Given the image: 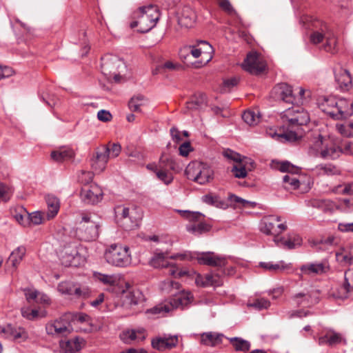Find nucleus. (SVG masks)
<instances>
[{
	"mask_svg": "<svg viewBox=\"0 0 353 353\" xmlns=\"http://www.w3.org/2000/svg\"><path fill=\"white\" fill-rule=\"evenodd\" d=\"M228 199L232 203L241 204L243 207H246L248 205L254 204V203L248 201L238 196H236L235 194H230Z\"/></svg>",
	"mask_w": 353,
	"mask_h": 353,
	"instance_id": "680f3d73",
	"label": "nucleus"
},
{
	"mask_svg": "<svg viewBox=\"0 0 353 353\" xmlns=\"http://www.w3.org/2000/svg\"><path fill=\"white\" fill-rule=\"evenodd\" d=\"M178 343V336L174 335L170 337H159L152 341V346L153 348L159 351L165 350H170Z\"/></svg>",
	"mask_w": 353,
	"mask_h": 353,
	"instance_id": "b1692460",
	"label": "nucleus"
},
{
	"mask_svg": "<svg viewBox=\"0 0 353 353\" xmlns=\"http://www.w3.org/2000/svg\"><path fill=\"white\" fill-rule=\"evenodd\" d=\"M223 334L214 332H205L201 334V342L208 346H216L222 343Z\"/></svg>",
	"mask_w": 353,
	"mask_h": 353,
	"instance_id": "473e14b6",
	"label": "nucleus"
},
{
	"mask_svg": "<svg viewBox=\"0 0 353 353\" xmlns=\"http://www.w3.org/2000/svg\"><path fill=\"white\" fill-rule=\"evenodd\" d=\"M187 177L201 185H204L212 179L213 171L205 163L193 162L189 163L185 169Z\"/></svg>",
	"mask_w": 353,
	"mask_h": 353,
	"instance_id": "0eeeda50",
	"label": "nucleus"
},
{
	"mask_svg": "<svg viewBox=\"0 0 353 353\" xmlns=\"http://www.w3.org/2000/svg\"><path fill=\"white\" fill-rule=\"evenodd\" d=\"M43 218L41 214L37 211L32 213H28L27 216V227L30 226L31 225H37L42 223Z\"/></svg>",
	"mask_w": 353,
	"mask_h": 353,
	"instance_id": "3c124183",
	"label": "nucleus"
},
{
	"mask_svg": "<svg viewBox=\"0 0 353 353\" xmlns=\"http://www.w3.org/2000/svg\"><path fill=\"white\" fill-rule=\"evenodd\" d=\"M207 104V98L205 94L199 92L194 94L190 101L186 102V108L191 110L202 109Z\"/></svg>",
	"mask_w": 353,
	"mask_h": 353,
	"instance_id": "c756f323",
	"label": "nucleus"
},
{
	"mask_svg": "<svg viewBox=\"0 0 353 353\" xmlns=\"http://www.w3.org/2000/svg\"><path fill=\"white\" fill-rule=\"evenodd\" d=\"M279 170L289 174L283 177V181L285 184V188L288 190H296L300 186V181L297 176H294L300 171V168L290 163L289 161H283L279 164Z\"/></svg>",
	"mask_w": 353,
	"mask_h": 353,
	"instance_id": "1a4fd4ad",
	"label": "nucleus"
},
{
	"mask_svg": "<svg viewBox=\"0 0 353 353\" xmlns=\"http://www.w3.org/2000/svg\"><path fill=\"white\" fill-rule=\"evenodd\" d=\"M51 158L57 162H63L70 160L74 157L72 149L68 147H61L51 152Z\"/></svg>",
	"mask_w": 353,
	"mask_h": 353,
	"instance_id": "cd10ccee",
	"label": "nucleus"
},
{
	"mask_svg": "<svg viewBox=\"0 0 353 353\" xmlns=\"http://www.w3.org/2000/svg\"><path fill=\"white\" fill-rule=\"evenodd\" d=\"M61 263L66 266H77L79 264L81 256L75 244H69L64 246L59 254Z\"/></svg>",
	"mask_w": 353,
	"mask_h": 353,
	"instance_id": "dca6fc26",
	"label": "nucleus"
},
{
	"mask_svg": "<svg viewBox=\"0 0 353 353\" xmlns=\"http://www.w3.org/2000/svg\"><path fill=\"white\" fill-rule=\"evenodd\" d=\"M26 252V249L24 246H19L11 252L7 263L12 265V268H17L23 260Z\"/></svg>",
	"mask_w": 353,
	"mask_h": 353,
	"instance_id": "f704fd0d",
	"label": "nucleus"
},
{
	"mask_svg": "<svg viewBox=\"0 0 353 353\" xmlns=\"http://www.w3.org/2000/svg\"><path fill=\"white\" fill-rule=\"evenodd\" d=\"M279 241H283V248L288 249H294L296 245H300L301 243V239L299 236H296L293 240L291 239H285L279 236L274 237V241L276 245H279Z\"/></svg>",
	"mask_w": 353,
	"mask_h": 353,
	"instance_id": "79ce46f5",
	"label": "nucleus"
},
{
	"mask_svg": "<svg viewBox=\"0 0 353 353\" xmlns=\"http://www.w3.org/2000/svg\"><path fill=\"white\" fill-rule=\"evenodd\" d=\"M108 146V149L110 150V158H116L117 157L121 151V146L118 143H114L112 144L109 143L107 145Z\"/></svg>",
	"mask_w": 353,
	"mask_h": 353,
	"instance_id": "052dcab7",
	"label": "nucleus"
},
{
	"mask_svg": "<svg viewBox=\"0 0 353 353\" xmlns=\"http://www.w3.org/2000/svg\"><path fill=\"white\" fill-rule=\"evenodd\" d=\"M259 265L263 269L271 272H276L284 269L283 265L280 263L274 264L272 262H261Z\"/></svg>",
	"mask_w": 353,
	"mask_h": 353,
	"instance_id": "13d9d810",
	"label": "nucleus"
},
{
	"mask_svg": "<svg viewBox=\"0 0 353 353\" xmlns=\"http://www.w3.org/2000/svg\"><path fill=\"white\" fill-rule=\"evenodd\" d=\"M70 320V314H65L59 319L47 323L46 326L47 334L58 336H67L73 330Z\"/></svg>",
	"mask_w": 353,
	"mask_h": 353,
	"instance_id": "6e6552de",
	"label": "nucleus"
},
{
	"mask_svg": "<svg viewBox=\"0 0 353 353\" xmlns=\"http://www.w3.org/2000/svg\"><path fill=\"white\" fill-rule=\"evenodd\" d=\"M21 313L23 318L30 321H34L39 316V311L30 307H22Z\"/></svg>",
	"mask_w": 353,
	"mask_h": 353,
	"instance_id": "603ef678",
	"label": "nucleus"
},
{
	"mask_svg": "<svg viewBox=\"0 0 353 353\" xmlns=\"http://www.w3.org/2000/svg\"><path fill=\"white\" fill-rule=\"evenodd\" d=\"M236 352H247L250 350V343L241 337L228 338Z\"/></svg>",
	"mask_w": 353,
	"mask_h": 353,
	"instance_id": "58836bf2",
	"label": "nucleus"
},
{
	"mask_svg": "<svg viewBox=\"0 0 353 353\" xmlns=\"http://www.w3.org/2000/svg\"><path fill=\"white\" fill-rule=\"evenodd\" d=\"M343 288L347 292H353V268L347 270L344 273Z\"/></svg>",
	"mask_w": 353,
	"mask_h": 353,
	"instance_id": "8fccbe9b",
	"label": "nucleus"
},
{
	"mask_svg": "<svg viewBox=\"0 0 353 353\" xmlns=\"http://www.w3.org/2000/svg\"><path fill=\"white\" fill-rule=\"evenodd\" d=\"M319 175L332 176L340 174V170L335 165L330 163L320 164L316 167Z\"/></svg>",
	"mask_w": 353,
	"mask_h": 353,
	"instance_id": "ea45409f",
	"label": "nucleus"
},
{
	"mask_svg": "<svg viewBox=\"0 0 353 353\" xmlns=\"http://www.w3.org/2000/svg\"><path fill=\"white\" fill-rule=\"evenodd\" d=\"M133 18L134 20L130 23V28L138 27V32L145 33L156 26L160 18V12L157 6L150 4L140 7L134 12Z\"/></svg>",
	"mask_w": 353,
	"mask_h": 353,
	"instance_id": "f03ea898",
	"label": "nucleus"
},
{
	"mask_svg": "<svg viewBox=\"0 0 353 353\" xmlns=\"http://www.w3.org/2000/svg\"><path fill=\"white\" fill-rule=\"evenodd\" d=\"M70 319L76 320L80 323L88 322L90 317L85 313L70 314Z\"/></svg>",
	"mask_w": 353,
	"mask_h": 353,
	"instance_id": "774afa93",
	"label": "nucleus"
},
{
	"mask_svg": "<svg viewBox=\"0 0 353 353\" xmlns=\"http://www.w3.org/2000/svg\"><path fill=\"white\" fill-rule=\"evenodd\" d=\"M314 148L320 152L321 157L323 159H335L341 154L340 145L331 143L330 145H324L323 137L319 134L317 139L314 143Z\"/></svg>",
	"mask_w": 353,
	"mask_h": 353,
	"instance_id": "4468645a",
	"label": "nucleus"
},
{
	"mask_svg": "<svg viewBox=\"0 0 353 353\" xmlns=\"http://www.w3.org/2000/svg\"><path fill=\"white\" fill-rule=\"evenodd\" d=\"M336 259L343 265L353 264V247L341 248L336 252Z\"/></svg>",
	"mask_w": 353,
	"mask_h": 353,
	"instance_id": "c85d7f7f",
	"label": "nucleus"
},
{
	"mask_svg": "<svg viewBox=\"0 0 353 353\" xmlns=\"http://www.w3.org/2000/svg\"><path fill=\"white\" fill-rule=\"evenodd\" d=\"M130 210L128 208L123 206V205H117L114 208V214L115 219L118 223H120L121 225L125 228V229L132 228L133 225L131 226H125V223H122L123 221L127 222L128 220L131 221V216L130 215Z\"/></svg>",
	"mask_w": 353,
	"mask_h": 353,
	"instance_id": "7c9ffc66",
	"label": "nucleus"
},
{
	"mask_svg": "<svg viewBox=\"0 0 353 353\" xmlns=\"http://www.w3.org/2000/svg\"><path fill=\"white\" fill-rule=\"evenodd\" d=\"M12 216L17 221L20 225L27 227V216L28 212L23 206H17L13 209H11Z\"/></svg>",
	"mask_w": 353,
	"mask_h": 353,
	"instance_id": "c9c22d12",
	"label": "nucleus"
},
{
	"mask_svg": "<svg viewBox=\"0 0 353 353\" xmlns=\"http://www.w3.org/2000/svg\"><path fill=\"white\" fill-rule=\"evenodd\" d=\"M105 259L112 265L125 267L131 261L129 248L121 244H112L105 250Z\"/></svg>",
	"mask_w": 353,
	"mask_h": 353,
	"instance_id": "423d86ee",
	"label": "nucleus"
},
{
	"mask_svg": "<svg viewBox=\"0 0 353 353\" xmlns=\"http://www.w3.org/2000/svg\"><path fill=\"white\" fill-rule=\"evenodd\" d=\"M204 277L205 285H207V286H220L223 283L221 275L218 271L214 274H207Z\"/></svg>",
	"mask_w": 353,
	"mask_h": 353,
	"instance_id": "09e8293b",
	"label": "nucleus"
},
{
	"mask_svg": "<svg viewBox=\"0 0 353 353\" xmlns=\"http://www.w3.org/2000/svg\"><path fill=\"white\" fill-rule=\"evenodd\" d=\"M99 223L94 220L93 216L88 214H83L81 221L77 223L75 230V236L80 241H94L99 236Z\"/></svg>",
	"mask_w": 353,
	"mask_h": 353,
	"instance_id": "39448f33",
	"label": "nucleus"
},
{
	"mask_svg": "<svg viewBox=\"0 0 353 353\" xmlns=\"http://www.w3.org/2000/svg\"><path fill=\"white\" fill-rule=\"evenodd\" d=\"M80 194L84 202L90 204L97 203L103 197L102 190L97 185L82 188Z\"/></svg>",
	"mask_w": 353,
	"mask_h": 353,
	"instance_id": "aec40b11",
	"label": "nucleus"
},
{
	"mask_svg": "<svg viewBox=\"0 0 353 353\" xmlns=\"http://www.w3.org/2000/svg\"><path fill=\"white\" fill-rule=\"evenodd\" d=\"M187 230L196 234H201L208 232L210 229V225L200 221L199 223H192L187 225Z\"/></svg>",
	"mask_w": 353,
	"mask_h": 353,
	"instance_id": "a19ab883",
	"label": "nucleus"
},
{
	"mask_svg": "<svg viewBox=\"0 0 353 353\" xmlns=\"http://www.w3.org/2000/svg\"><path fill=\"white\" fill-rule=\"evenodd\" d=\"M335 80L343 90H348L352 84V77L350 72L342 68L334 70Z\"/></svg>",
	"mask_w": 353,
	"mask_h": 353,
	"instance_id": "393cba45",
	"label": "nucleus"
},
{
	"mask_svg": "<svg viewBox=\"0 0 353 353\" xmlns=\"http://www.w3.org/2000/svg\"><path fill=\"white\" fill-rule=\"evenodd\" d=\"M126 299L130 305H136L143 303L144 301L143 294L139 290H133L126 295Z\"/></svg>",
	"mask_w": 353,
	"mask_h": 353,
	"instance_id": "37998d69",
	"label": "nucleus"
},
{
	"mask_svg": "<svg viewBox=\"0 0 353 353\" xmlns=\"http://www.w3.org/2000/svg\"><path fill=\"white\" fill-rule=\"evenodd\" d=\"M333 191L343 194H353V182L344 184L343 185H337L334 188Z\"/></svg>",
	"mask_w": 353,
	"mask_h": 353,
	"instance_id": "864d4df0",
	"label": "nucleus"
},
{
	"mask_svg": "<svg viewBox=\"0 0 353 353\" xmlns=\"http://www.w3.org/2000/svg\"><path fill=\"white\" fill-rule=\"evenodd\" d=\"M57 290L63 294L74 295L77 298H86L90 293L88 287L72 281L61 282L57 286Z\"/></svg>",
	"mask_w": 353,
	"mask_h": 353,
	"instance_id": "f8f14e48",
	"label": "nucleus"
},
{
	"mask_svg": "<svg viewBox=\"0 0 353 353\" xmlns=\"http://www.w3.org/2000/svg\"><path fill=\"white\" fill-rule=\"evenodd\" d=\"M196 20L195 12L189 7H184L178 18L179 24L186 28L193 26Z\"/></svg>",
	"mask_w": 353,
	"mask_h": 353,
	"instance_id": "bb28decb",
	"label": "nucleus"
},
{
	"mask_svg": "<svg viewBox=\"0 0 353 353\" xmlns=\"http://www.w3.org/2000/svg\"><path fill=\"white\" fill-rule=\"evenodd\" d=\"M274 219V215L265 217L261 223L260 230L263 234L267 235H273L275 237L277 236V229L276 228L275 224L273 222Z\"/></svg>",
	"mask_w": 353,
	"mask_h": 353,
	"instance_id": "72a5a7b5",
	"label": "nucleus"
},
{
	"mask_svg": "<svg viewBox=\"0 0 353 353\" xmlns=\"http://www.w3.org/2000/svg\"><path fill=\"white\" fill-rule=\"evenodd\" d=\"M339 130L344 136L353 137V121L340 125Z\"/></svg>",
	"mask_w": 353,
	"mask_h": 353,
	"instance_id": "4d7b16f0",
	"label": "nucleus"
},
{
	"mask_svg": "<svg viewBox=\"0 0 353 353\" xmlns=\"http://www.w3.org/2000/svg\"><path fill=\"white\" fill-rule=\"evenodd\" d=\"M94 276L97 280H99L103 284L113 285L116 282V279L112 275L104 274L101 273H95Z\"/></svg>",
	"mask_w": 353,
	"mask_h": 353,
	"instance_id": "6e6d98bb",
	"label": "nucleus"
},
{
	"mask_svg": "<svg viewBox=\"0 0 353 353\" xmlns=\"http://www.w3.org/2000/svg\"><path fill=\"white\" fill-rule=\"evenodd\" d=\"M164 163L163 157H162L160 159L159 162V168L160 170L159 171H157V176L158 179H159L161 181H163V183L166 185L170 184L172 181V176H170L168 172L165 171V168H164V165H163Z\"/></svg>",
	"mask_w": 353,
	"mask_h": 353,
	"instance_id": "a18cd8bd",
	"label": "nucleus"
},
{
	"mask_svg": "<svg viewBox=\"0 0 353 353\" xmlns=\"http://www.w3.org/2000/svg\"><path fill=\"white\" fill-rule=\"evenodd\" d=\"M223 156L225 157H226L227 159H231L234 161H236V162H241V155L237 153V152H234L233 150H230V149H227L223 151Z\"/></svg>",
	"mask_w": 353,
	"mask_h": 353,
	"instance_id": "e2e57ef3",
	"label": "nucleus"
},
{
	"mask_svg": "<svg viewBox=\"0 0 353 353\" xmlns=\"http://www.w3.org/2000/svg\"><path fill=\"white\" fill-rule=\"evenodd\" d=\"M321 110L332 118L340 120L345 119L353 114V101L334 97L325 98L319 103Z\"/></svg>",
	"mask_w": 353,
	"mask_h": 353,
	"instance_id": "7ed1b4c3",
	"label": "nucleus"
},
{
	"mask_svg": "<svg viewBox=\"0 0 353 353\" xmlns=\"http://www.w3.org/2000/svg\"><path fill=\"white\" fill-rule=\"evenodd\" d=\"M243 120L250 125H256L260 121V115L252 110H246L242 115Z\"/></svg>",
	"mask_w": 353,
	"mask_h": 353,
	"instance_id": "c03bdc74",
	"label": "nucleus"
},
{
	"mask_svg": "<svg viewBox=\"0 0 353 353\" xmlns=\"http://www.w3.org/2000/svg\"><path fill=\"white\" fill-rule=\"evenodd\" d=\"M310 296L308 294L300 292L294 294L292 297L293 301L298 305L307 303Z\"/></svg>",
	"mask_w": 353,
	"mask_h": 353,
	"instance_id": "bf43d9fd",
	"label": "nucleus"
},
{
	"mask_svg": "<svg viewBox=\"0 0 353 353\" xmlns=\"http://www.w3.org/2000/svg\"><path fill=\"white\" fill-rule=\"evenodd\" d=\"M196 253H192L189 251H185L183 253H179L168 256L166 252L155 253L152 259H151V265L156 268H164L169 265L166 259L168 258L172 259H179L181 261H192L196 259Z\"/></svg>",
	"mask_w": 353,
	"mask_h": 353,
	"instance_id": "9b49d317",
	"label": "nucleus"
},
{
	"mask_svg": "<svg viewBox=\"0 0 353 353\" xmlns=\"http://www.w3.org/2000/svg\"><path fill=\"white\" fill-rule=\"evenodd\" d=\"M202 201L210 205L219 208H225L228 207V204L225 201L216 194H208L202 196Z\"/></svg>",
	"mask_w": 353,
	"mask_h": 353,
	"instance_id": "e433bc0d",
	"label": "nucleus"
},
{
	"mask_svg": "<svg viewBox=\"0 0 353 353\" xmlns=\"http://www.w3.org/2000/svg\"><path fill=\"white\" fill-rule=\"evenodd\" d=\"M192 299V296L190 292H182L175 296L171 301L170 304L173 307H183L186 306L190 299Z\"/></svg>",
	"mask_w": 353,
	"mask_h": 353,
	"instance_id": "4c0bfd02",
	"label": "nucleus"
},
{
	"mask_svg": "<svg viewBox=\"0 0 353 353\" xmlns=\"http://www.w3.org/2000/svg\"><path fill=\"white\" fill-rule=\"evenodd\" d=\"M145 99L141 94L132 97L128 102V106L131 111L139 112L140 107L145 104Z\"/></svg>",
	"mask_w": 353,
	"mask_h": 353,
	"instance_id": "49530a36",
	"label": "nucleus"
},
{
	"mask_svg": "<svg viewBox=\"0 0 353 353\" xmlns=\"http://www.w3.org/2000/svg\"><path fill=\"white\" fill-rule=\"evenodd\" d=\"M270 302L264 298L255 299L252 301H249L248 303V307H253L256 310H262L263 309H267L270 307Z\"/></svg>",
	"mask_w": 353,
	"mask_h": 353,
	"instance_id": "de8ad7c7",
	"label": "nucleus"
},
{
	"mask_svg": "<svg viewBox=\"0 0 353 353\" xmlns=\"http://www.w3.org/2000/svg\"><path fill=\"white\" fill-rule=\"evenodd\" d=\"M110 158L108 145H102L96 148L90 159V165L93 171L97 174L101 173L105 169Z\"/></svg>",
	"mask_w": 353,
	"mask_h": 353,
	"instance_id": "9d476101",
	"label": "nucleus"
},
{
	"mask_svg": "<svg viewBox=\"0 0 353 353\" xmlns=\"http://www.w3.org/2000/svg\"><path fill=\"white\" fill-rule=\"evenodd\" d=\"M281 119L283 132L281 137L295 141L302 136L301 127L310 121L309 114L300 106L292 107L283 112Z\"/></svg>",
	"mask_w": 353,
	"mask_h": 353,
	"instance_id": "f257e3e1",
	"label": "nucleus"
},
{
	"mask_svg": "<svg viewBox=\"0 0 353 353\" xmlns=\"http://www.w3.org/2000/svg\"><path fill=\"white\" fill-rule=\"evenodd\" d=\"M48 207L47 216L48 219L54 218L58 213L60 208V202L57 197L52 194L46 196Z\"/></svg>",
	"mask_w": 353,
	"mask_h": 353,
	"instance_id": "2f4dec72",
	"label": "nucleus"
},
{
	"mask_svg": "<svg viewBox=\"0 0 353 353\" xmlns=\"http://www.w3.org/2000/svg\"><path fill=\"white\" fill-rule=\"evenodd\" d=\"M341 154L353 156V142L346 141L341 144Z\"/></svg>",
	"mask_w": 353,
	"mask_h": 353,
	"instance_id": "0e129e2a",
	"label": "nucleus"
},
{
	"mask_svg": "<svg viewBox=\"0 0 353 353\" xmlns=\"http://www.w3.org/2000/svg\"><path fill=\"white\" fill-rule=\"evenodd\" d=\"M265 62L256 53H249L242 63V68L252 74H259L265 69Z\"/></svg>",
	"mask_w": 353,
	"mask_h": 353,
	"instance_id": "a211bd4d",
	"label": "nucleus"
},
{
	"mask_svg": "<svg viewBox=\"0 0 353 353\" xmlns=\"http://www.w3.org/2000/svg\"><path fill=\"white\" fill-rule=\"evenodd\" d=\"M306 206L316 208L324 213H331L335 209L334 203L328 199H311L305 201Z\"/></svg>",
	"mask_w": 353,
	"mask_h": 353,
	"instance_id": "5701e85b",
	"label": "nucleus"
},
{
	"mask_svg": "<svg viewBox=\"0 0 353 353\" xmlns=\"http://www.w3.org/2000/svg\"><path fill=\"white\" fill-rule=\"evenodd\" d=\"M272 96L276 101L294 104L296 102V95L291 85L285 83L276 85L272 90Z\"/></svg>",
	"mask_w": 353,
	"mask_h": 353,
	"instance_id": "2eb2a0df",
	"label": "nucleus"
},
{
	"mask_svg": "<svg viewBox=\"0 0 353 353\" xmlns=\"http://www.w3.org/2000/svg\"><path fill=\"white\" fill-rule=\"evenodd\" d=\"M83 339L76 336L70 339L61 340L59 343L61 350L63 353H78L82 348Z\"/></svg>",
	"mask_w": 353,
	"mask_h": 353,
	"instance_id": "4be33fe9",
	"label": "nucleus"
},
{
	"mask_svg": "<svg viewBox=\"0 0 353 353\" xmlns=\"http://www.w3.org/2000/svg\"><path fill=\"white\" fill-rule=\"evenodd\" d=\"M317 341L319 345H327L331 347L339 344H347V340L343 334L332 328H326L325 333L318 338Z\"/></svg>",
	"mask_w": 353,
	"mask_h": 353,
	"instance_id": "f3484780",
	"label": "nucleus"
},
{
	"mask_svg": "<svg viewBox=\"0 0 353 353\" xmlns=\"http://www.w3.org/2000/svg\"><path fill=\"white\" fill-rule=\"evenodd\" d=\"M219 7L228 14H236V10L232 7L229 0H215Z\"/></svg>",
	"mask_w": 353,
	"mask_h": 353,
	"instance_id": "5fc2aeb1",
	"label": "nucleus"
},
{
	"mask_svg": "<svg viewBox=\"0 0 353 353\" xmlns=\"http://www.w3.org/2000/svg\"><path fill=\"white\" fill-rule=\"evenodd\" d=\"M310 28L312 32L310 34V40L313 44H318L326 40L325 44L323 46V49L326 52L334 53L336 52V39L334 33L329 30L326 23L322 21L314 19L311 20Z\"/></svg>",
	"mask_w": 353,
	"mask_h": 353,
	"instance_id": "20e7f679",
	"label": "nucleus"
},
{
	"mask_svg": "<svg viewBox=\"0 0 353 353\" xmlns=\"http://www.w3.org/2000/svg\"><path fill=\"white\" fill-rule=\"evenodd\" d=\"M196 259L199 264L216 267L217 270L228 264L226 257L216 254L212 252L196 253Z\"/></svg>",
	"mask_w": 353,
	"mask_h": 353,
	"instance_id": "ddd939ff",
	"label": "nucleus"
},
{
	"mask_svg": "<svg viewBox=\"0 0 353 353\" xmlns=\"http://www.w3.org/2000/svg\"><path fill=\"white\" fill-rule=\"evenodd\" d=\"M329 270L328 262L326 260H323L320 263H310L303 265L300 268V270L304 274L310 275L322 274L325 273Z\"/></svg>",
	"mask_w": 353,
	"mask_h": 353,
	"instance_id": "412c9836",
	"label": "nucleus"
},
{
	"mask_svg": "<svg viewBox=\"0 0 353 353\" xmlns=\"http://www.w3.org/2000/svg\"><path fill=\"white\" fill-rule=\"evenodd\" d=\"M121 67H125V63L117 56L110 55L102 58L101 69L105 76L111 77L112 73L119 72Z\"/></svg>",
	"mask_w": 353,
	"mask_h": 353,
	"instance_id": "6ab92c4d",
	"label": "nucleus"
},
{
	"mask_svg": "<svg viewBox=\"0 0 353 353\" xmlns=\"http://www.w3.org/2000/svg\"><path fill=\"white\" fill-rule=\"evenodd\" d=\"M232 172L236 178H244L247 176L246 169L244 165H241L239 168L237 165H234Z\"/></svg>",
	"mask_w": 353,
	"mask_h": 353,
	"instance_id": "69168bd1",
	"label": "nucleus"
},
{
	"mask_svg": "<svg viewBox=\"0 0 353 353\" xmlns=\"http://www.w3.org/2000/svg\"><path fill=\"white\" fill-rule=\"evenodd\" d=\"M97 118L101 121L108 122L112 120V116L109 111L101 110L97 113Z\"/></svg>",
	"mask_w": 353,
	"mask_h": 353,
	"instance_id": "338daca9",
	"label": "nucleus"
},
{
	"mask_svg": "<svg viewBox=\"0 0 353 353\" xmlns=\"http://www.w3.org/2000/svg\"><path fill=\"white\" fill-rule=\"evenodd\" d=\"M1 332L14 340L21 339L25 341L28 337V334L24 328L11 324H8L3 327Z\"/></svg>",
	"mask_w": 353,
	"mask_h": 353,
	"instance_id": "a878e982",
	"label": "nucleus"
}]
</instances>
